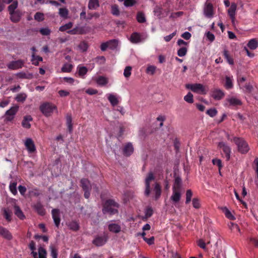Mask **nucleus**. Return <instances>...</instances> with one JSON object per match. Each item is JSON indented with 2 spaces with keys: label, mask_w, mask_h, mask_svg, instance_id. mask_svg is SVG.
I'll list each match as a JSON object with an SVG mask.
<instances>
[{
  "label": "nucleus",
  "mask_w": 258,
  "mask_h": 258,
  "mask_svg": "<svg viewBox=\"0 0 258 258\" xmlns=\"http://www.w3.org/2000/svg\"><path fill=\"white\" fill-rule=\"evenodd\" d=\"M156 70V67L154 66H148L146 69V73L150 75L154 74Z\"/></svg>",
  "instance_id": "obj_61"
},
{
  "label": "nucleus",
  "mask_w": 258,
  "mask_h": 258,
  "mask_svg": "<svg viewBox=\"0 0 258 258\" xmlns=\"http://www.w3.org/2000/svg\"><path fill=\"white\" fill-rule=\"evenodd\" d=\"M130 41L133 43H138L141 41V36L139 33L134 32L132 33L130 37Z\"/></svg>",
  "instance_id": "obj_27"
},
{
  "label": "nucleus",
  "mask_w": 258,
  "mask_h": 258,
  "mask_svg": "<svg viewBox=\"0 0 258 258\" xmlns=\"http://www.w3.org/2000/svg\"><path fill=\"white\" fill-rule=\"evenodd\" d=\"M19 109V106L15 105L10 108V109L7 110L5 113V121H12L15 117V115L18 112Z\"/></svg>",
  "instance_id": "obj_6"
},
{
  "label": "nucleus",
  "mask_w": 258,
  "mask_h": 258,
  "mask_svg": "<svg viewBox=\"0 0 258 258\" xmlns=\"http://www.w3.org/2000/svg\"><path fill=\"white\" fill-rule=\"evenodd\" d=\"M40 33L43 35H49L51 31L48 28H42L39 30Z\"/></svg>",
  "instance_id": "obj_59"
},
{
  "label": "nucleus",
  "mask_w": 258,
  "mask_h": 258,
  "mask_svg": "<svg viewBox=\"0 0 258 258\" xmlns=\"http://www.w3.org/2000/svg\"><path fill=\"white\" fill-rule=\"evenodd\" d=\"M88 69L85 67H81L79 68L78 74L80 77L84 76L87 73Z\"/></svg>",
  "instance_id": "obj_53"
},
{
  "label": "nucleus",
  "mask_w": 258,
  "mask_h": 258,
  "mask_svg": "<svg viewBox=\"0 0 258 258\" xmlns=\"http://www.w3.org/2000/svg\"><path fill=\"white\" fill-rule=\"evenodd\" d=\"M73 26V23L69 22L67 24H66L64 25L60 26L59 28V30L61 32H63L67 31L70 29H71Z\"/></svg>",
  "instance_id": "obj_47"
},
{
  "label": "nucleus",
  "mask_w": 258,
  "mask_h": 258,
  "mask_svg": "<svg viewBox=\"0 0 258 258\" xmlns=\"http://www.w3.org/2000/svg\"><path fill=\"white\" fill-rule=\"evenodd\" d=\"M154 13L157 16H160L162 14V9L159 6H156L154 10Z\"/></svg>",
  "instance_id": "obj_62"
},
{
  "label": "nucleus",
  "mask_w": 258,
  "mask_h": 258,
  "mask_svg": "<svg viewBox=\"0 0 258 258\" xmlns=\"http://www.w3.org/2000/svg\"><path fill=\"white\" fill-rule=\"evenodd\" d=\"M33 118L31 115H26L24 117L22 122V125L23 127L26 128H30L31 127V124L30 121H32Z\"/></svg>",
  "instance_id": "obj_20"
},
{
  "label": "nucleus",
  "mask_w": 258,
  "mask_h": 258,
  "mask_svg": "<svg viewBox=\"0 0 258 258\" xmlns=\"http://www.w3.org/2000/svg\"><path fill=\"white\" fill-rule=\"evenodd\" d=\"M111 13L113 15L116 16H118L120 15L118 6L117 5L115 4L111 6Z\"/></svg>",
  "instance_id": "obj_40"
},
{
  "label": "nucleus",
  "mask_w": 258,
  "mask_h": 258,
  "mask_svg": "<svg viewBox=\"0 0 258 258\" xmlns=\"http://www.w3.org/2000/svg\"><path fill=\"white\" fill-rule=\"evenodd\" d=\"M236 8L237 6L235 4L233 3L231 4L228 10V13L230 17H233V16H235Z\"/></svg>",
  "instance_id": "obj_38"
},
{
  "label": "nucleus",
  "mask_w": 258,
  "mask_h": 258,
  "mask_svg": "<svg viewBox=\"0 0 258 258\" xmlns=\"http://www.w3.org/2000/svg\"><path fill=\"white\" fill-rule=\"evenodd\" d=\"M18 2L17 1H15L8 7L10 16V19L12 22L15 23L19 22L21 20L23 15V13L20 10H16L18 8Z\"/></svg>",
  "instance_id": "obj_1"
},
{
  "label": "nucleus",
  "mask_w": 258,
  "mask_h": 258,
  "mask_svg": "<svg viewBox=\"0 0 258 258\" xmlns=\"http://www.w3.org/2000/svg\"><path fill=\"white\" fill-rule=\"evenodd\" d=\"M0 236L8 240H11L13 239L11 233L7 228L2 226H0Z\"/></svg>",
  "instance_id": "obj_11"
},
{
  "label": "nucleus",
  "mask_w": 258,
  "mask_h": 258,
  "mask_svg": "<svg viewBox=\"0 0 258 258\" xmlns=\"http://www.w3.org/2000/svg\"><path fill=\"white\" fill-rule=\"evenodd\" d=\"M33 208L36 212L40 216L45 215L46 212L43 206L40 202H37L33 206Z\"/></svg>",
  "instance_id": "obj_17"
},
{
  "label": "nucleus",
  "mask_w": 258,
  "mask_h": 258,
  "mask_svg": "<svg viewBox=\"0 0 258 258\" xmlns=\"http://www.w3.org/2000/svg\"><path fill=\"white\" fill-rule=\"evenodd\" d=\"M136 19L137 21L140 23H143L146 22L145 14L143 12H138Z\"/></svg>",
  "instance_id": "obj_32"
},
{
  "label": "nucleus",
  "mask_w": 258,
  "mask_h": 258,
  "mask_svg": "<svg viewBox=\"0 0 258 258\" xmlns=\"http://www.w3.org/2000/svg\"><path fill=\"white\" fill-rule=\"evenodd\" d=\"M206 113L210 117H213L217 114V111L215 108H210L207 110Z\"/></svg>",
  "instance_id": "obj_57"
},
{
  "label": "nucleus",
  "mask_w": 258,
  "mask_h": 258,
  "mask_svg": "<svg viewBox=\"0 0 258 258\" xmlns=\"http://www.w3.org/2000/svg\"><path fill=\"white\" fill-rule=\"evenodd\" d=\"M56 109V106L50 103H45L40 106V110L46 116L51 115L53 110Z\"/></svg>",
  "instance_id": "obj_4"
},
{
  "label": "nucleus",
  "mask_w": 258,
  "mask_h": 258,
  "mask_svg": "<svg viewBox=\"0 0 258 258\" xmlns=\"http://www.w3.org/2000/svg\"><path fill=\"white\" fill-rule=\"evenodd\" d=\"M123 5L126 7H132L137 4L136 0H124Z\"/></svg>",
  "instance_id": "obj_55"
},
{
  "label": "nucleus",
  "mask_w": 258,
  "mask_h": 258,
  "mask_svg": "<svg viewBox=\"0 0 258 258\" xmlns=\"http://www.w3.org/2000/svg\"><path fill=\"white\" fill-rule=\"evenodd\" d=\"M181 188V179L180 177H176L174 179L173 189L180 190Z\"/></svg>",
  "instance_id": "obj_31"
},
{
  "label": "nucleus",
  "mask_w": 258,
  "mask_h": 258,
  "mask_svg": "<svg viewBox=\"0 0 258 258\" xmlns=\"http://www.w3.org/2000/svg\"><path fill=\"white\" fill-rule=\"evenodd\" d=\"M51 213L55 225L58 227L60 221L59 210L57 209H54L52 210Z\"/></svg>",
  "instance_id": "obj_13"
},
{
  "label": "nucleus",
  "mask_w": 258,
  "mask_h": 258,
  "mask_svg": "<svg viewBox=\"0 0 258 258\" xmlns=\"http://www.w3.org/2000/svg\"><path fill=\"white\" fill-rule=\"evenodd\" d=\"M155 179V176L152 172L148 173L147 176L145 179V195L146 197H149L151 193L150 182Z\"/></svg>",
  "instance_id": "obj_7"
},
{
  "label": "nucleus",
  "mask_w": 258,
  "mask_h": 258,
  "mask_svg": "<svg viewBox=\"0 0 258 258\" xmlns=\"http://www.w3.org/2000/svg\"><path fill=\"white\" fill-rule=\"evenodd\" d=\"M233 142L237 146L238 151L242 154L247 153L249 150L248 144L242 138L234 137Z\"/></svg>",
  "instance_id": "obj_3"
},
{
  "label": "nucleus",
  "mask_w": 258,
  "mask_h": 258,
  "mask_svg": "<svg viewBox=\"0 0 258 258\" xmlns=\"http://www.w3.org/2000/svg\"><path fill=\"white\" fill-rule=\"evenodd\" d=\"M68 226L70 229L75 231H78L80 228L79 223L75 221L70 222Z\"/></svg>",
  "instance_id": "obj_34"
},
{
  "label": "nucleus",
  "mask_w": 258,
  "mask_h": 258,
  "mask_svg": "<svg viewBox=\"0 0 258 258\" xmlns=\"http://www.w3.org/2000/svg\"><path fill=\"white\" fill-rule=\"evenodd\" d=\"M187 51V48L183 47L178 49V50L177 51V54L180 57L184 56L186 55Z\"/></svg>",
  "instance_id": "obj_54"
},
{
  "label": "nucleus",
  "mask_w": 258,
  "mask_h": 258,
  "mask_svg": "<svg viewBox=\"0 0 258 258\" xmlns=\"http://www.w3.org/2000/svg\"><path fill=\"white\" fill-rule=\"evenodd\" d=\"M79 48L83 52L87 51L88 45L87 43L84 41L82 42L79 45Z\"/></svg>",
  "instance_id": "obj_60"
},
{
  "label": "nucleus",
  "mask_w": 258,
  "mask_h": 258,
  "mask_svg": "<svg viewBox=\"0 0 258 258\" xmlns=\"http://www.w3.org/2000/svg\"><path fill=\"white\" fill-rule=\"evenodd\" d=\"M24 61L22 59H19L16 61H12L7 64L9 69L11 70L21 69L24 66Z\"/></svg>",
  "instance_id": "obj_8"
},
{
  "label": "nucleus",
  "mask_w": 258,
  "mask_h": 258,
  "mask_svg": "<svg viewBox=\"0 0 258 258\" xmlns=\"http://www.w3.org/2000/svg\"><path fill=\"white\" fill-rule=\"evenodd\" d=\"M99 7V0H89L88 6L89 9L95 10Z\"/></svg>",
  "instance_id": "obj_29"
},
{
  "label": "nucleus",
  "mask_w": 258,
  "mask_h": 258,
  "mask_svg": "<svg viewBox=\"0 0 258 258\" xmlns=\"http://www.w3.org/2000/svg\"><path fill=\"white\" fill-rule=\"evenodd\" d=\"M192 192L191 189H187L186 192L185 204H188L191 201L192 197Z\"/></svg>",
  "instance_id": "obj_48"
},
{
  "label": "nucleus",
  "mask_w": 258,
  "mask_h": 258,
  "mask_svg": "<svg viewBox=\"0 0 258 258\" xmlns=\"http://www.w3.org/2000/svg\"><path fill=\"white\" fill-rule=\"evenodd\" d=\"M4 216L5 218V219L7 220L8 222H10L12 220V213L9 210H7L6 209H4Z\"/></svg>",
  "instance_id": "obj_45"
},
{
  "label": "nucleus",
  "mask_w": 258,
  "mask_h": 258,
  "mask_svg": "<svg viewBox=\"0 0 258 258\" xmlns=\"http://www.w3.org/2000/svg\"><path fill=\"white\" fill-rule=\"evenodd\" d=\"M108 99L109 101L110 102V104L113 106H116L119 103V101H118L117 97L112 94H109L108 95Z\"/></svg>",
  "instance_id": "obj_28"
},
{
  "label": "nucleus",
  "mask_w": 258,
  "mask_h": 258,
  "mask_svg": "<svg viewBox=\"0 0 258 258\" xmlns=\"http://www.w3.org/2000/svg\"><path fill=\"white\" fill-rule=\"evenodd\" d=\"M118 207V204L114 200H107L103 205L102 212L103 214L108 213L110 215L117 214L118 211L117 209Z\"/></svg>",
  "instance_id": "obj_2"
},
{
  "label": "nucleus",
  "mask_w": 258,
  "mask_h": 258,
  "mask_svg": "<svg viewBox=\"0 0 258 258\" xmlns=\"http://www.w3.org/2000/svg\"><path fill=\"white\" fill-rule=\"evenodd\" d=\"M16 75L20 79H31L33 77V74L29 73L20 72Z\"/></svg>",
  "instance_id": "obj_30"
},
{
  "label": "nucleus",
  "mask_w": 258,
  "mask_h": 258,
  "mask_svg": "<svg viewBox=\"0 0 258 258\" xmlns=\"http://www.w3.org/2000/svg\"><path fill=\"white\" fill-rule=\"evenodd\" d=\"M66 123L70 133L73 131L72 117L70 113H68L66 115Z\"/></svg>",
  "instance_id": "obj_25"
},
{
  "label": "nucleus",
  "mask_w": 258,
  "mask_h": 258,
  "mask_svg": "<svg viewBox=\"0 0 258 258\" xmlns=\"http://www.w3.org/2000/svg\"><path fill=\"white\" fill-rule=\"evenodd\" d=\"M223 55L225 58L226 59L227 62L230 64L233 65L234 64V60L233 58L230 57L228 51L226 48H225L223 50Z\"/></svg>",
  "instance_id": "obj_37"
},
{
  "label": "nucleus",
  "mask_w": 258,
  "mask_h": 258,
  "mask_svg": "<svg viewBox=\"0 0 258 258\" xmlns=\"http://www.w3.org/2000/svg\"><path fill=\"white\" fill-rule=\"evenodd\" d=\"M46 251L42 247L38 248V256L37 253L34 250L31 251V254L34 258H46Z\"/></svg>",
  "instance_id": "obj_14"
},
{
  "label": "nucleus",
  "mask_w": 258,
  "mask_h": 258,
  "mask_svg": "<svg viewBox=\"0 0 258 258\" xmlns=\"http://www.w3.org/2000/svg\"><path fill=\"white\" fill-rule=\"evenodd\" d=\"M184 100L189 103H192L194 102L193 95L190 93L188 92V94L184 97Z\"/></svg>",
  "instance_id": "obj_52"
},
{
  "label": "nucleus",
  "mask_w": 258,
  "mask_h": 258,
  "mask_svg": "<svg viewBox=\"0 0 258 258\" xmlns=\"http://www.w3.org/2000/svg\"><path fill=\"white\" fill-rule=\"evenodd\" d=\"M73 65L69 63H65L61 68V71L64 73H70L72 71Z\"/></svg>",
  "instance_id": "obj_44"
},
{
  "label": "nucleus",
  "mask_w": 258,
  "mask_h": 258,
  "mask_svg": "<svg viewBox=\"0 0 258 258\" xmlns=\"http://www.w3.org/2000/svg\"><path fill=\"white\" fill-rule=\"evenodd\" d=\"M247 46L251 49H255L258 46L257 41L255 39H252L247 43Z\"/></svg>",
  "instance_id": "obj_36"
},
{
  "label": "nucleus",
  "mask_w": 258,
  "mask_h": 258,
  "mask_svg": "<svg viewBox=\"0 0 258 258\" xmlns=\"http://www.w3.org/2000/svg\"><path fill=\"white\" fill-rule=\"evenodd\" d=\"M109 48L111 50L115 49L118 44V41L116 39H111L107 41Z\"/></svg>",
  "instance_id": "obj_33"
},
{
  "label": "nucleus",
  "mask_w": 258,
  "mask_h": 258,
  "mask_svg": "<svg viewBox=\"0 0 258 258\" xmlns=\"http://www.w3.org/2000/svg\"><path fill=\"white\" fill-rule=\"evenodd\" d=\"M27 96L25 93H21L16 96L15 99L18 102H23L26 99Z\"/></svg>",
  "instance_id": "obj_41"
},
{
  "label": "nucleus",
  "mask_w": 258,
  "mask_h": 258,
  "mask_svg": "<svg viewBox=\"0 0 258 258\" xmlns=\"http://www.w3.org/2000/svg\"><path fill=\"white\" fill-rule=\"evenodd\" d=\"M186 88L191 90L192 92L201 94H207L205 87L201 84H187L185 85Z\"/></svg>",
  "instance_id": "obj_5"
},
{
  "label": "nucleus",
  "mask_w": 258,
  "mask_h": 258,
  "mask_svg": "<svg viewBox=\"0 0 258 258\" xmlns=\"http://www.w3.org/2000/svg\"><path fill=\"white\" fill-rule=\"evenodd\" d=\"M43 60V58L42 57L40 56H35L34 54L32 55V59L31 61H32V64L37 66L39 64V61H42Z\"/></svg>",
  "instance_id": "obj_43"
},
{
  "label": "nucleus",
  "mask_w": 258,
  "mask_h": 258,
  "mask_svg": "<svg viewBox=\"0 0 258 258\" xmlns=\"http://www.w3.org/2000/svg\"><path fill=\"white\" fill-rule=\"evenodd\" d=\"M154 191L155 194V200H157L161 194V187L159 183L156 182L154 184Z\"/></svg>",
  "instance_id": "obj_23"
},
{
  "label": "nucleus",
  "mask_w": 258,
  "mask_h": 258,
  "mask_svg": "<svg viewBox=\"0 0 258 258\" xmlns=\"http://www.w3.org/2000/svg\"><path fill=\"white\" fill-rule=\"evenodd\" d=\"M24 145L29 153H32L36 151V147L32 139L27 138Z\"/></svg>",
  "instance_id": "obj_10"
},
{
  "label": "nucleus",
  "mask_w": 258,
  "mask_h": 258,
  "mask_svg": "<svg viewBox=\"0 0 258 258\" xmlns=\"http://www.w3.org/2000/svg\"><path fill=\"white\" fill-rule=\"evenodd\" d=\"M193 207L196 209H199L201 207L200 200L198 198H194L192 200Z\"/></svg>",
  "instance_id": "obj_56"
},
{
  "label": "nucleus",
  "mask_w": 258,
  "mask_h": 258,
  "mask_svg": "<svg viewBox=\"0 0 258 258\" xmlns=\"http://www.w3.org/2000/svg\"><path fill=\"white\" fill-rule=\"evenodd\" d=\"M17 182H14L12 183H11L9 186L10 190L12 192V193L16 195L17 194Z\"/></svg>",
  "instance_id": "obj_50"
},
{
  "label": "nucleus",
  "mask_w": 258,
  "mask_h": 258,
  "mask_svg": "<svg viewBox=\"0 0 258 258\" xmlns=\"http://www.w3.org/2000/svg\"><path fill=\"white\" fill-rule=\"evenodd\" d=\"M97 83L100 86H105L106 85L108 82V79L103 76H99L96 79Z\"/></svg>",
  "instance_id": "obj_35"
},
{
  "label": "nucleus",
  "mask_w": 258,
  "mask_h": 258,
  "mask_svg": "<svg viewBox=\"0 0 258 258\" xmlns=\"http://www.w3.org/2000/svg\"><path fill=\"white\" fill-rule=\"evenodd\" d=\"M108 229L110 232L118 233L121 231V227L117 224L112 223L108 225Z\"/></svg>",
  "instance_id": "obj_24"
},
{
  "label": "nucleus",
  "mask_w": 258,
  "mask_h": 258,
  "mask_svg": "<svg viewBox=\"0 0 258 258\" xmlns=\"http://www.w3.org/2000/svg\"><path fill=\"white\" fill-rule=\"evenodd\" d=\"M106 59L103 56H97L95 58V61L97 63L99 64H104L105 62Z\"/></svg>",
  "instance_id": "obj_63"
},
{
  "label": "nucleus",
  "mask_w": 258,
  "mask_h": 258,
  "mask_svg": "<svg viewBox=\"0 0 258 258\" xmlns=\"http://www.w3.org/2000/svg\"><path fill=\"white\" fill-rule=\"evenodd\" d=\"M222 210L227 218L232 220L235 219L234 216L231 214V212L226 207L222 208Z\"/></svg>",
  "instance_id": "obj_39"
},
{
  "label": "nucleus",
  "mask_w": 258,
  "mask_h": 258,
  "mask_svg": "<svg viewBox=\"0 0 258 258\" xmlns=\"http://www.w3.org/2000/svg\"><path fill=\"white\" fill-rule=\"evenodd\" d=\"M181 198L180 190L173 189V194L170 199L174 203L178 202Z\"/></svg>",
  "instance_id": "obj_21"
},
{
  "label": "nucleus",
  "mask_w": 258,
  "mask_h": 258,
  "mask_svg": "<svg viewBox=\"0 0 258 258\" xmlns=\"http://www.w3.org/2000/svg\"><path fill=\"white\" fill-rule=\"evenodd\" d=\"M224 86L227 89H230L233 88V85L232 80L228 76H226L225 78V84Z\"/></svg>",
  "instance_id": "obj_42"
},
{
  "label": "nucleus",
  "mask_w": 258,
  "mask_h": 258,
  "mask_svg": "<svg viewBox=\"0 0 258 258\" xmlns=\"http://www.w3.org/2000/svg\"><path fill=\"white\" fill-rule=\"evenodd\" d=\"M132 67L127 66L124 70L123 75L125 78H128L131 75Z\"/></svg>",
  "instance_id": "obj_58"
},
{
  "label": "nucleus",
  "mask_w": 258,
  "mask_h": 258,
  "mask_svg": "<svg viewBox=\"0 0 258 258\" xmlns=\"http://www.w3.org/2000/svg\"><path fill=\"white\" fill-rule=\"evenodd\" d=\"M107 241L106 236H97L92 241V243L96 246H101L104 245Z\"/></svg>",
  "instance_id": "obj_16"
},
{
  "label": "nucleus",
  "mask_w": 258,
  "mask_h": 258,
  "mask_svg": "<svg viewBox=\"0 0 258 258\" xmlns=\"http://www.w3.org/2000/svg\"><path fill=\"white\" fill-rule=\"evenodd\" d=\"M224 96V92L219 89H213L212 90L211 92V96L216 100H220L222 99Z\"/></svg>",
  "instance_id": "obj_9"
},
{
  "label": "nucleus",
  "mask_w": 258,
  "mask_h": 258,
  "mask_svg": "<svg viewBox=\"0 0 258 258\" xmlns=\"http://www.w3.org/2000/svg\"><path fill=\"white\" fill-rule=\"evenodd\" d=\"M134 152V147L131 143H127L123 149V154L125 156H130Z\"/></svg>",
  "instance_id": "obj_18"
},
{
  "label": "nucleus",
  "mask_w": 258,
  "mask_h": 258,
  "mask_svg": "<svg viewBox=\"0 0 258 258\" xmlns=\"http://www.w3.org/2000/svg\"><path fill=\"white\" fill-rule=\"evenodd\" d=\"M153 211L151 207L148 208L145 211V217L148 218L152 216L153 215Z\"/></svg>",
  "instance_id": "obj_64"
},
{
  "label": "nucleus",
  "mask_w": 258,
  "mask_h": 258,
  "mask_svg": "<svg viewBox=\"0 0 258 258\" xmlns=\"http://www.w3.org/2000/svg\"><path fill=\"white\" fill-rule=\"evenodd\" d=\"M80 182L83 190H91V185L88 179L83 178L81 180Z\"/></svg>",
  "instance_id": "obj_22"
},
{
  "label": "nucleus",
  "mask_w": 258,
  "mask_h": 258,
  "mask_svg": "<svg viewBox=\"0 0 258 258\" xmlns=\"http://www.w3.org/2000/svg\"><path fill=\"white\" fill-rule=\"evenodd\" d=\"M14 213L21 220H23L25 218V216L24 215L23 212L21 210L20 208L17 205L14 206Z\"/></svg>",
  "instance_id": "obj_26"
},
{
  "label": "nucleus",
  "mask_w": 258,
  "mask_h": 258,
  "mask_svg": "<svg viewBox=\"0 0 258 258\" xmlns=\"http://www.w3.org/2000/svg\"><path fill=\"white\" fill-rule=\"evenodd\" d=\"M213 7L210 3H206L204 8V14L209 18L212 17L213 15Z\"/></svg>",
  "instance_id": "obj_15"
},
{
  "label": "nucleus",
  "mask_w": 258,
  "mask_h": 258,
  "mask_svg": "<svg viewBox=\"0 0 258 258\" xmlns=\"http://www.w3.org/2000/svg\"><path fill=\"white\" fill-rule=\"evenodd\" d=\"M218 146L222 149L223 152L225 153L226 160L227 161L229 160L230 158L231 153V150L230 147L228 146L224 142H220L219 143Z\"/></svg>",
  "instance_id": "obj_12"
},
{
  "label": "nucleus",
  "mask_w": 258,
  "mask_h": 258,
  "mask_svg": "<svg viewBox=\"0 0 258 258\" xmlns=\"http://www.w3.org/2000/svg\"><path fill=\"white\" fill-rule=\"evenodd\" d=\"M49 248L52 258H57V249L53 245H50Z\"/></svg>",
  "instance_id": "obj_51"
},
{
  "label": "nucleus",
  "mask_w": 258,
  "mask_h": 258,
  "mask_svg": "<svg viewBox=\"0 0 258 258\" xmlns=\"http://www.w3.org/2000/svg\"><path fill=\"white\" fill-rule=\"evenodd\" d=\"M58 13L60 17L67 18L69 14V11L66 8H60Z\"/></svg>",
  "instance_id": "obj_46"
},
{
  "label": "nucleus",
  "mask_w": 258,
  "mask_h": 258,
  "mask_svg": "<svg viewBox=\"0 0 258 258\" xmlns=\"http://www.w3.org/2000/svg\"><path fill=\"white\" fill-rule=\"evenodd\" d=\"M226 101L229 103V105L233 106H240L242 104L240 99L234 97L227 98Z\"/></svg>",
  "instance_id": "obj_19"
},
{
  "label": "nucleus",
  "mask_w": 258,
  "mask_h": 258,
  "mask_svg": "<svg viewBox=\"0 0 258 258\" xmlns=\"http://www.w3.org/2000/svg\"><path fill=\"white\" fill-rule=\"evenodd\" d=\"M34 18V19L38 22H41L44 19V14L40 12H37L35 14Z\"/></svg>",
  "instance_id": "obj_49"
}]
</instances>
